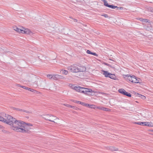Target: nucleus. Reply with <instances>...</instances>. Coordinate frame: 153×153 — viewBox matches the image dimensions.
Here are the masks:
<instances>
[{"label": "nucleus", "instance_id": "nucleus-1", "mask_svg": "<svg viewBox=\"0 0 153 153\" xmlns=\"http://www.w3.org/2000/svg\"><path fill=\"white\" fill-rule=\"evenodd\" d=\"M4 121V123L11 126V128L14 131V129L16 128L20 121L17 120L15 118L8 114H6Z\"/></svg>", "mask_w": 153, "mask_h": 153}, {"label": "nucleus", "instance_id": "nucleus-2", "mask_svg": "<svg viewBox=\"0 0 153 153\" xmlns=\"http://www.w3.org/2000/svg\"><path fill=\"white\" fill-rule=\"evenodd\" d=\"M67 69L71 72L73 73H76L79 72H85L86 68L84 66L79 65L76 64H74L68 66Z\"/></svg>", "mask_w": 153, "mask_h": 153}, {"label": "nucleus", "instance_id": "nucleus-3", "mask_svg": "<svg viewBox=\"0 0 153 153\" xmlns=\"http://www.w3.org/2000/svg\"><path fill=\"white\" fill-rule=\"evenodd\" d=\"M30 129L31 128L28 126L27 124L20 120L16 128L14 129V131L16 132L27 133Z\"/></svg>", "mask_w": 153, "mask_h": 153}, {"label": "nucleus", "instance_id": "nucleus-4", "mask_svg": "<svg viewBox=\"0 0 153 153\" xmlns=\"http://www.w3.org/2000/svg\"><path fill=\"white\" fill-rule=\"evenodd\" d=\"M124 78L128 82L134 83H138L139 82L138 80L136 79V76H131L130 75H125Z\"/></svg>", "mask_w": 153, "mask_h": 153}, {"label": "nucleus", "instance_id": "nucleus-5", "mask_svg": "<svg viewBox=\"0 0 153 153\" xmlns=\"http://www.w3.org/2000/svg\"><path fill=\"white\" fill-rule=\"evenodd\" d=\"M43 118L46 120H49L51 122H53L55 123V122L52 120L51 119H53L54 120L56 119H58V118L56 117L53 116L51 115H48L47 114L45 116V117H43Z\"/></svg>", "mask_w": 153, "mask_h": 153}, {"label": "nucleus", "instance_id": "nucleus-6", "mask_svg": "<svg viewBox=\"0 0 153 153\" xmlns=\"http://www.w3.org/2000/svg\"><path fill=\"white\" fill-rule=\"evenodd\" d=\"M64 77L62 76L57 74H53V79L57 80L59 79H63Z\"/></svg>", "mask_w": 153, "mask_h": 153}, {"label": "nucleus", "instance_id": "nucleus-7", "mask_svg": "<svg viewBox=\"0 0 153 153\" xmlns=\"http://www.w3.org/2000/svg\"><path fill=\"white\" fill-rule=\"evenodd\" d=\"M104 2V5L107 7L111 8L112 9H115L117 7L116 6H114L112 5H109L108 4L107 1L105 0H101Z\"/></svg>", "mask_w": 153, "mask_h": 153}, {"label": "nucleus", "instance_id": "nucleus-8", "mask_svg": "<svg viewBox=\"0 0 153 153\" xmlns=\"http://www.w3.org/2000/svg\"><path fill=\"white\" fill-rule=\"evenodd\" d=\"M81 89V93L84 94H88L89 92H91L92 91V89L86 88L82 87Z\"/></svg>", "mask_w": 153, "mask_h": 153}, {"label": "nucleus", "instance_id": "nucleus-9", "mask_svg": "<svg viewBox=\"0 0 153 153\" xmlns=\"http://www.w3.org/2000/svg\"><path fill=\"white\" fill-rule=\"evenodd\" d=\"M21 30V33H23L28 34L31 32L29 29L23 27H22Z\"/></svg>", "mask_w": 153, "mask_h": 153}, {"label": "nucleus", "instance_id": "nucleus-10", "mask_svg": "<svg viewBox=\"0 0 153 153\" xmlns=\"http://www.w3.org/2000/svg\"><path fill=\"white\" fill-rule=\"evenodd\" d=\"M82 87H81L80 86H74L72 88L74 90L76 91L81 93L82 89Z\"/></svg>", "mask_w": 153, "mask_h": 153}, {"label": "nucleus", "instance_id": "nucleus-11", "mask_svg": "<svg viewBox=\"0 0 153 153\" xmlns=\"http://www.w3.org/2000/svg\"><path fill=\"white\" fill-rule=\"evenodd\" d=\"M103 74L106 77H109V76L110 74V73H109L108 72L106 71H103Z\"/></svg>", "mask_w": 153, "mask_h": 153}, {"label": "nucleus", "instance_id": "nucleus-12", "mask_svg": "<svg viewBox=\"0 0 153 153\" xmlns=\"http://www.w3.org/2000/svg\"><path fill=\"white\" fill-rule=\"evenodd\" d=\"M144 126H148L153 127V123H152L145 122Z\"/></svg>", "mask_w": 153, "mask_h": 153}, {"label": "nucleus", "instance_id": "nucleus-13", "mask_svg": "<svg viewBox=\"0 0 153 153\" xmlns=\"http://www.w3.org/2000/svg\"><path fill=\"white\" fill-rule=\"evenodd\" d=\"M13 29L14 30H15V31H16L17 32H18L19 33H20V32L21 33V31L22 30H21L22 27H21V28H18L17 27L15 26V27H13Z\"/></svg>", "mask_w": 153, "mask_h": 153}, {"label": "nucleus", "instance_id": "nucleus-14", "mask_svg": "<svg viewBox=\"0 0 153 153\" xmlns=\"http://www.w3.org/2000/svg\"><path fill=\"white\" fill-rule=\"evenodd\" d=\"M118 91L121 94H122L124 95L125 94V93L126 92L125 91V90L123 88H121V89H119L118 90Z\"/></svg>", "mask_w": 153, "mask_h": 153}, {"label": "nucleus", "instance_id": "nucleus-15", "mask_svg": "<svg viewBox=\"0 0 153 153\" xmlns=\"http://www.w3.org/2000/svg\"><path fill=\"white\" fill-rule=\"evenodd\" d=\"M109 77L114 80L116 79V77L115 75L111 73H110Z\"/></svg>", "mask_w": 153, "mask_h": 153}, {"label": "nucleus", "instance_id": "nucleus-16", "mask_svg": "<svg viewBox=\"0 0 153 153\" xmlns=\"http://www.w3.org/2000/svg\"><path fill=\"white\" fill-rule=\"evenodd\" d=\"M86 53L88 54H91L92 55H94V56H97V54L96 53L92 52L91 51H90V50H88L87 51Z\"/></svg>", "mask_w": 153, "mask_h": 153}, {"label": "nucleus", "instance_id": "nucleus-17", "mask_svg": "<svg viewBox=\"0 0 153 153\" xmlns=\"http://www.w3.org/2000/svg\"><path fill=\"white\" fill-rule=\"evenodd\" d=\"M15 109L18 111H23V112H25L27 113H30V112L29 111H28L26 110H23L22 109H20L19 108H15Z\"/></svg>", "mask_w": 153, "mask_h": 153}, {"label": "nucleus", "instance_id": "nucleus-18", "mask_svg": "<svg viewBox=\"0 0 153 153\" xmlns=\"http://www.w3.org/2000/svg\"><path fill=\"white\" fill-rule=\"evenodd\" d=\"M135 124H138L140 125H144V122H135Z\"/></svg>", "mask_w": 153, "mask_h": 153}, {"label": "nucleus", "instance_id": "nucleus-19", "mask_svg": "<svg viewBox=\"0 0 153 153\" xmlns=\"http://www.w3.org/2000/svg\"><path fill=\"white\" fill-rule=\"evenodd\" d=\"M62 74L65 75H67L68 73V71L67 70H62Z\"/></svg>", "mask_w": 153, "mask_h": 153}, {"label": "nucleus", "instance_id": "nucleus-20", "mask_svg": "<svg viewBox=\"0 0 153 153\" xmlns=\"http://www.w3.org/2000/svg\"><path fill=\"white\" fill-rule=\"evenodd\" d=\"M102 110L104 111H110V109L109 108L103 107V109H102Z\"/></svg>", "mask_w": 153, "mask_h": 153}, {"label": "nucleus", "instance_id": "nucleus-21", "mask_svg": "<svg viewBox=\"0 0 153 153\" xmlns=\"http://www.w3.org/2000/svg\"><path fill=\"white\" fill-rule=\"evenodd\" d=\"M48 78H49L50 79H53V75L48 74L47 76Z\"/></svg>", "mask_w": 153, "mask_h": 153}, {"label": "nucleus", "instance_id": "nucleus-22", "mask_svg": "<svg viewBox=\"0 0 153 153\" xmlns=\"http://www.w3.org/2000/svg\"><path fill=\"white\" fill-rule=\"evenodd\" d=\"M125 93V94H124L125 95H126L129 97H131V94L129 93L126 92Z\"/></svg>", "mask_w": 153, "mask_h": 153}, {"label": "nucleus", "instance_id": "nucleus-23", "mask_svg": "<svg viewBox=\"0 0 153 153\" xmlns=\"http://www.w3.org/2000/svg\"><path fill=\"white\" fill-rule=\"evenodd\" d=\"M111 149L112 151H117L118 150V149L117 148H115L114 147H112L111 148Z\"/></svg>", "mask_w": 153, "mask_h": 153}, {"label": "nucleus", "instance_id": "nucleus-24", "mask_svg": "<svg viewBox=\"0 0 153 153\" xmlns=\"http://www.w3.org/2000/svg\"><path fill=\"white\" fill-rule=\"evenodd\" d=\"M4 120H5V118H4L2 117L1 116H0V121L4 123Z\"/></svg>", "mask_w": 153, "mask_h": 153}, {"label": "nucleus", "instance_id": "nucleus-25", "mask_svg": "<svg viewBox=\"0 0 153 153\" xmlns=\"http://www.w3.org/2000/svg\"><path fill=\"white\" fill-rule=\"evenodd\" d=\"M138 95H139V96L141 97L142 99H145L146 97L145 96L142 95L140 94H138Z\"/></svg>", "mask_w": 153, "mask_h": 153}, {"label": "nucleus", "instance_id": "nucleus-26", "mask_svg": "<svg viewBox=\"0 0 153 153\" xmlns=\"http://www.w3.org/2000/svg\"><path fill=\"white\" fill-rule=\"evenodd\" d=\"M1 131L4 134L8 133V131L4 129H2Z\"/></svg>", "mask_w": 153, "mask_h": 153}, {"label": "nucleus", "instance_id": "nucleus-27", "mask_svg": "<svg viewBox=\"0 0 153 153\" xmlns=\"http://www.w3.org/2000/svg\"><path fill=\"white\" fill-rule=\"evenodd\" d=\"M103 107H100V106H98V107H97V108L98 109H100V110H102V109H103Z\"/></svg>", "mask_w": 153, "mask_h": 153}, {"label": "nucleus", "instance_id": "nucleus-28", "mask_svg": "<svg viewBox=\"0 0 153 153\" xmlns=\"http://www.w3.org/2000/svg\"><path fill=\"white\" fill-rule=\"evenodd\" d=\"M63 105H64L68 107H71V105H69V104H64Z\"/></svg>", "mask_w": 153, "mask_h": 153}, {"label": "nucleus", "instance_id": "nucleus-29", "mask_svg": "<svg viewBox=\"0 0 153 153\" xmlns=\"http://www.w3.org/2000/svg\"><path fill=\"white\" fill-rule=\"evenodd\" d=\"M94 105H89V107L91 108H94Z\"/></svg>", "mask_w": 153, "mask_h": 153}, {"label": "nucleus", "instance_id": "nucleus-30", "mask_svg": "<svg viewBox=\"0 0 153 153\" xmlns=\"http://www.w3.org/2000/svg\"><path fill=\"white\" fill-rule=\"evenodd\" d=\"M102 16H104L105 18H107L108 17V15L107 14H105L102 15Z\"/></svg>", "mask_w": 153, "mask_h": 153}, {"label": "nucleus", "instance_id": "nucleus-31", "mask_svg": "<svg viewBox=\"0 0 153 153\" xmlns=\"http://www.w3.org/2000/svg\"><path fill=\"white\" fill-rule=\"evenodd\" d=\"M21 87H22L25 89H27L28 88V87H26V86H21Z\"/></svg>", "mask_w": 153, "mask_h": 153}, {"label": "nucleus", "instance_id": "nucleus-32", "mask_svg": "<svg viewBox=\"0 0 153 153\" xmlns=\"http://www.w3.org/2000/svg\"><path fill=\"white\" fill-rule=\"evenodd\" d=\"M82 105H84V106H87V104L85 103L84 102H82Z\"/></svg>", "mask_w": 153, "mask_h": 153}, {"label": "nucleus", "instance_id": "nucleus-33", "mask_svg": "<svg viewBox=\"0 0 153 153\" xmlns=\"http://www.w3.org/2000/svg\"><path fill=\"white\" fill-rule=\"evenodd\" d=\"M82 105H84V106H87V104L85 103L84 102H82Z\"/></svg>", "mask_w": 153, "mask_h": 153}, {"label": "nucleus", "instance_id": "nucleus-34", "mask_svg": "<svg viewBox=\"0 0 153 153\" xmlns=\"http://www.w3.org/2000/svg\"><path fill=\"white\" fill-rule=\"evenodd\" d=\"M82 102L80 101H76V103H79L82 105Z\"/></svg>", "mask_w": 153, "mask_h": 153}, {"label": "nucleus", "instance_id": "nucleus-35", "mask_svg": "<svg viewBox=\"0 0 153 153\" xmlns=\"http://www.w3.org/2000/svg\"><path fill=\"white\" fill-rule=\"evenodd\" d=\"M28 125V126H29L30 127V126H32V125L31 124H30V123H28V124H27Z\"/></svg>", "mask_w": 153, "mask_h": 153}, {"label": "nucleus", "instance_id": "nucleus-36", "mask_svg": "<svg viewBox=\"0 0 153 153\" xmlns=\"http://www.w3.org/2000/svg\"><path fill=\"white\" fill-rule=\"evenodd\" d=\"M73 20H74V22H77V19H74Z\"/></svg>", "mask_w": 153, "mask_h": 153}, {"label": "nucleus", "instance_id": "nucleus-37", "mask_svg": "<svg viewBox=\"0 0 153 153\" xmlns=\"http://www.w3.org/2000/svg\"><path fill=\"white\" fill-rule=\"evenodd\" d=\"M16 86L19 87H21V86H21L20 85L18 84H16Z\"/></svg>", "mask_w": 153, "mask_h": 153}, {"label": "nucleus", "instance_id": "nucleus-38", "mask_svg": "<svg viewBox=\"0 0 153 153\" xmlns=\"http://www.w3.org/2000/svg\"><path fill=\"white\" fill-rule=\"evenodd\" d=\"M2 128H3V126H2L0 125V129H1Z\"/></svg>", "mask_w": 153, "mask_h": 153}, {"label": "nucleus", "instance_id": "nucleus-39", "mask_svg": "<svg viewBox=\"0 0 153 153\" xmlns=\"http://www.w3.org/2000/svg\"><path fill=\"white\" fill-rule=\"evenodd\" d=\"M105 64L107 66H109V64L107 63H105Z\"/></svg>", "mask_w": 153, "mask_h": 153}, {"label": "nucleus", "instance_id": "nucleus-40", "mask_svg": "<svg viewBox=\"0 0 153 153\" xmlns=\"http://www.w3.org/2000/svg\"><path fill=\"white\" fill-rule=\"evenodd\" d=\"M71 101L74 102H76V101H75V100H71Z\"/></svg>", "mask_w": 153, "mask_h": 153}, {"label": "nucleus", "instance_id": "nucleus-41", "mask_svg": "<svg viewBox=\"0 0 153 153\" xmlns=\"http://www.w3.org/2000/svg\"><path fill=\"white\" fill-rule=\"evenodd\" d=\"M70 107L72 108H74V106L71 105V107Z\"/></svg>", "mask_w": 153, "mask_h": 153}, {"label": "nucleus", "instance_id": "nucleus-42", "mask_svg": "<svg viewBox=\"0 0 153 153\" xmlns=\"http://www.w3.org/2000/svg\"><path fill=\"white\" fill-rule=\"evenodd\" d=\"M31 89L30 88H28L27 89V90H28L29 91H30V90Z\"/></svg>", "mask_w": 153, "mask_h": 153}, {"label": "nucleus", "instance_id": "nucleus-43", "mask_svg": "<svg viewBox=\"0 0 153 153\" xmlns=\"http://www.w3.org/2000/svg\"><path fill=\"white\" fill-rule=\"evenodd\" d=\"M144 21L146 22H148V20L147 19H145V20Z\"/></svg>", "mask_w": 153, "mask_h": 153}, {"label": "nucleus", "instance_id": "nucleus-44", "mask_svg": "<svg viewBox=\"0 0 153 153\" xmlns=\"http://www.w3.org/2000/svg\"><path fill=\"white\" fill-rule=\"evenodd\" d=\"M34 91L33 89H31L30 90V91H32V92H33V91Z\"/></svg>", "mask_w": 153, "mask_h": 153}, {"label": "nucleus", "instance_id": "nucleus-45", "mask_svg": "<svg viewBox=\"0 0 153 153\" xmlns=\"http://www.w3.org/2000/svg\"><path fill=\"white\" fill-rule=\"evenodd\" d=\"M91 105L88 104H87V106L89 107V105Z\"/></svg>", "mask_w": 153, "mask_h": 153}, {"label": "nucleus", "instance_id": "nucleus-46", "mask_svg": "<svg viewBox=\"0 0 153 153\" xmlns=\"http://www.w3.org/2000/svg\"><path fill=\"white\" fill-rule=\"evenodd\" d=\"M143 20V19H141V20H140L141 21H143V20Z\"/></svg>", "mask_w": 153, "mask_h": 153}, {"label": "nucleus", "instance_id": "nucleus-47", "mask_svg": "<svg viewBox=\"0 0 153 153\" xmlns=\"http://www.w3.org/2000/svg\"><path fill=\"white\" fill-rule=\"evenodd\" d=\"M152 131L153 132V130H152Z\"/></svg>", "mask_w": 153, "mask_h": 153}]
</instances>
